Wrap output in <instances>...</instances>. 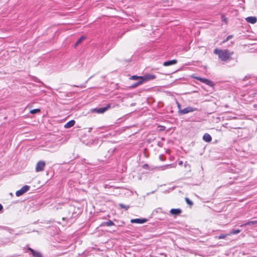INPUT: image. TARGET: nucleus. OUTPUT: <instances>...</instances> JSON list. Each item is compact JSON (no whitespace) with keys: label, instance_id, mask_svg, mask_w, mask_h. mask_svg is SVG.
Returning a JSON list of instances; mask_svg holds the SVG:
<instances>
[{"label":"nucleus","instance_id":"f257e3e1","mask_svg":"<svg viewBox=\"0 0 257 257\" xmlns=\"http://www.w3.org/2000/svg\"><path fill=\"white\" fill-rule=\"evenodd\" d=\"M214 53L217 55L221 61H227L231 59V56L233 54V52L229 51L227 49H215L214 50Z\"/></svg>","mask_w":257,"mask_h":257},{"label":"nucleus","instance_id":"f03ea898","mask_svg":"<svg viewBox=\"0 0 257 257\" xmlns=\"http://www.w3.org/2000/svg\"><path fill=\"white\" fill-rule=\"evenodd\" d=\"M197 110V108L192 107L191 106L187 107L183 109L179 110V113L181 114H185L189 112H192Z\"/></svg>","mask_w":257,"mask_h":257},{"label":"nucleus","instance_id":"7ed1b4c3","mask_svg":"<svg viewBox=\"0 0 257 257\" xmlns=\"http://www.w3.org/2000/svg\"><path fill=\"white\" fill-rule=\"evenodd\" d=\"M46 166V163L44 161H39L36 166V171L37 172H41L44 170V168Z\"/></svg>","mask_w":257,"mask_h":257},{"label":"nucleus","instance_id":"20e7f679","mask_svg":"<svg viewBox=\"0 0 257 257\" xmlns=\"http://www.w3.org/2000/svg\"><path fill=\"white\" fill-rule=\"evenodd\" d=\"M194 78L198 80H199L201 82L204 83L210 86H212L213 85V82L212 81H211L208 79H206L205 78H201V77H197V76L194 77Z\"/></svg>","mask_w":257,"mask_h":257},{"label":"nucleus","instance_id":"39448f33","mask_svg":"<svg viewBox=\"0 0 257 257\" xmlns=\"http://www.w3.org/2000/svg\"><path fill=\"white\" fill-rule=\"evenodd\" d=\"M29 189L30 186L28 185H25L23 186L20 190L16 191V195L18 197L20 196L27 192Z\"/></svg>","mask_w":257,"mask_h":257},{"label":"nucleus","instance_id":"423d86ee","mask_svg":"<svg viewBox=\"0 0 257 257\" xmlns=\"http://www.w3.org/2000/svg\"><path fill=\"white\" fill-rule=\"evenodd\" d=\"M147 221V219L145 218H136L131 219V222L132 223L143 224L146 222Z\"/></svg>","mask_w":257,"mask_h":257},{"label":"nucleus","instance_id":"0eeeda50","mask_svg":"<svg viewBox=\"0 0 257 257\" xmlns=\"http://www.w3.org/2000/svg\"><path fill=\"white\" fill-rule=\"evenodd\" d=\"M131 79L133 80H139V82H137L135 86H137L141 84L143 82V76H137L136 75L132 76Z\"/></svg>","mask_w":257,"mask_h":257},{"label":"nucleus","instance_id":"6e6552de","mask_svg":"<svg viewBox=\"0 0 257 257\" xmlns=\"http://www.w3.org/2000/svg\"><path fill=\"white\" fill-rule=\"evenodd\" d=\"M246 21L252 24H255L257 22V19L255 17H248L245 18Z\"/></svg>","mask_w":257,"mask_h":257},{"label":"nucleus","instance_id":"1a4fd4ad","mask_svg":"<svg viewBox=\"0 0 257 257\" xmlns=\"http://www.w3.org/2000/svg\"><path fill=\"white\" fill-rule=\"evenodd\" d=\"M143 77V82L144 81H148L150 80H153L156 78V76L153 74H147L145 75Z\"/></svg>","mask_w":257,"mask_h":257},{"label":"nucleus","instance_id":"9d476101","mask_svg":"<svg viewBox=\"0 0 257 257\" xmlns=\"http://www.w3.org/2000/svg\"><path fill=\"white\" fill-rule=\"evenodd\" d=\"M176 63H177V60H172L164 62L163 63V65L165 66H168L175 64Z\"/></svg>","mask_w":257,"mask_h":257},{"label":"nucleus","instance_id":"9b49d317","mask_svg":"<svg viewBox=\"0 0 257 257\" xmlns=\"http://www.w3.org/2000/svg\"><path fill=\"white\" fill-rule=\"evenodd\" d=\"M203 139L206 142H210L212 140V138L209 134L206 133L204 135Z\"/></svg>","mask_w":257,"mask_h":257},{"label":"nucleus","instance_id":"f8f14e48","mask_svg":"<svg viewBox=\"0 0 257 257\" xmlns=\"http://www.w3.org/2000/svg\"><path fill=\"white\" fill-rule=\"evenodd\" d=\"M28 249L31 252L34 257H42V255L40 252L35 251L34 250L31 248H29Z\"/></svg>","mask_w":257,"mask_h":257},{"label":"nucleus","instance_id":"ddd939ff","mask_svg":"<svg viewBox=\"0 0 257 257\" xmlns=\"http://www.w3.org/2000/svg\"><path fill=\"white\" fill-rule=\"evenodd\" d=\"M109 107V106L99 108L98 109H96V112L98 113H102L104 112L106 110L108 109V108Z\"/></svg>","mask_w":257,"mask_h":257},{"label":"nucleus","instance_id":"4468645a","mask_svg":"<svg viewBox=\"0 0 257 257\" xmlns=\"http://www.w3.org/2000/svg\"><path fill=\"white\" fill-rule=\"evenodd\" d=\"M75 121L74 120H71L69 121H68V122H67L65 125H64V127L65 128H70L72 126H73L74 124H75Z\"/></svg>","mask_w":257,"mask_h":257},{"label":"nucleus","instance_id":"2eb2a0df","mask_svg":"<svg viewBox=\"0 0 257 257\" xmlns=\"http://www.w3.org/2000/svg\"><path fill=\"white\" fill-rule=\"evenodd\" d=\"M257 224V220H253V221H247L246 223L240 225L241 227L246 226V225H256Z\"/></svg>","mask_w":257,"mask_h":257},{"label":"nucleus","instance_id":"dca6fc26","mask_svg":"<svg viewBox=\"0 0 257 257\" xmlns=\"http://www.w3.org/2000/svg\"><path fill=\"white\" fill-rule=\"evenodd\" d=\"M170 212L172 215H178L181 212V210L180 209H172Z\"/></svg>","mask_w":257,"mask_h":257},{"label":"nucleus","instance_id":"f3484780","mask_svg":"<svg viewBox=\"0 0 257 257\" xmlns=\"http://www.w3.org/2000/svg\"><path fill=\"white\" fill-rule=\"evenodd\" d=\"M230 235V234L227 233V234H221L219 235L218 236L216 237V238H218V239H223L225 238L226 236Z\"/></svg>","mask_w":257,"mask_h":257},{"label":"nucleus","instance_id":"a211bd4d","mask_svg":"<svg viewBox=\"0 0 257 257\" xmlns=\"http://www.w3.org/2000/svg\"><path fill=\"white\" fill-rule=\"evenodd\" d=\"M239 232H240V230L239 229H236V230H232V231H230L229 233V234H230V235L231 234H238Z\"/></svg>","mask_w":257,"mask_h":257},{"label":"nucleus","instance_id":"6ab92c4d","mask_svg":"<svg viewBox=\"0 0 257 257\" xmlns=\"http://www.w3.org/2000/svg\"><path fill=\"white\" fill-rule=\"evenodd\" d=\"M40 112V109H34L30 111V113L32 114H35Z\"/></svg>","mask_w":257,"mask_h":257},{"label":"nucleus","instance_id":"aec40b11","mask_svg":"<svg viewBox=\"0 0 257 257\" xmlns=\"http://www.w3.org/2000/svg\"><path fill=\"white\" fill-rule=\"evenodd\" d=\"M105 224L108 226H112L114 224L113 222L112 221H108L106 222H105Z\"/></svg>","mask_w":257,"mask_h":257},{"label":"nucleus","instance_id":"412c9836","mask_svg":"<svg viewBox=\"0 0 257 257\" xmlns=\"http://www.w3.org/2000/svg\"><path fill=\"white\" fill-rule=\"evenodd\" d=\"M185 200L187 204H188L190 205H192V204H193L192 202L190 200H189L188 198H186Z\"/></svg>","mask_w":257,"mask_h":257},{"label":"nucleus","instance_id":"4be33fe9","mask_svg":"<svg viewBox=\"0 0 257 257\" xmlns=\"http://www.w3.org/2000/svg\"><path fill=\"white\" fill-rule=\"evenodd\" d=\"M232 37H233L232 35H229L226 38V39L223 41V43H225V42H227V41H228L230 39L232 38Z\"/></svg>","mask_w":257,"mask_h":257},{"label":"nucleus","instance_id":"5701e85b","mask_svg":"<svg viewBox=\"0 0 257 257\" xmlns=\"http://www.w3.org/2000/svg\"><path fill=\"white\" fill-rule=\"evenodd\" d=\"M85 39V37L81 36V37L79 38V39L77 40V41H78V43H81Z\"/></svg>","mask_w":257,"mask_h":257},{"label":"nucleus","instance_id":"b1692460","mask_svg":"<svg viewBox=\"0 0 257 257\" xmlns=\"http://www.w3.org/2000/svg\"><path fill=\"white\" fill-rule=\"evenodd\" d=\"M221 20L222 21L226 23H227V19L223 15L221 16Z\"/></svg>","mask_w":257,"mask_h":257},{"label":"nucleus","instance_id":"393cba45","mask_svg":"<svg viewBox=\"0 0 257 257\" xmlns=\"http://www.w3.org/2000/svg\"><path fill=\"white\" fill-rule=\"evenodd\" d=\"M119 206L120 207L122 208H124L126 210L128 209V207H126L125 205H124L123 204H119Z\"/></svg>","mask_w":257,"mask_h":257},{"label":"nucleus","instance_id":"a878e982","mask_svg":"<svg viewBox=\"0 0 257 257\" xmlns=\"http://www.w3.org/2000/svg\"><path fill=\"white\" fill-rule=\"evenodd\" d=\"M80 43H78V41H77V42L75 43V47L77 46Z\"/></svg>","mask_w":257,"mask_h":257},{"label":"nucleus","instance_id":"bb28decb","mask_svg":"<svg viewBox=\"0 0 257 257\" xmlns=\"http://www.w3.org/2000/svg\"><path fill=\"white\" fill-rule=\"evenodd\" d=\"M3 208V205L1 204H0V211L2 210Z\"/></svg>","mask_w":257,"mask_h":257},{"label":"nucleus","instance_id":"cd10ccee","mask_svg":"<svg viewBox=\"0 0 257 257\" xmlns=\"http://www.w3.org/2000/svg\"><path fill=\"white\" fill-rule=\"evenodd\" d=\"M178 164L179 165H182L183 164V162L182 161H180Z\"/></svg>","mask_w":257,"mask_h":257},{"label":"nucleus","instance_id":"c85d7f7f","mask_svg":"<svg viewBox=\"0 0 257 257\" xmlns=\"http://www.w3.org/2000/svg\"><path fill=\"white\" fill-rule=\"evenodd\" d=\"M178 107L179 108H180V105L179 103H178Z\"/></svg>","mask_w":257,"mask_h":257}]
</instances>
